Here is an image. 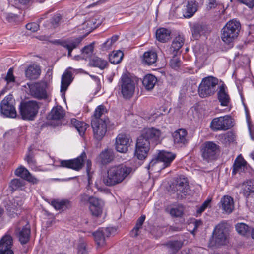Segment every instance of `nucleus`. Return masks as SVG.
Masks as SVG:
<instances>
[{
  "label": "nucleus",
  "mask_w": 254,
  "mask_h": 254,
  "mask_svg": "<svg viewBox=\"0 0 254 254\" xmlns=\"http://www.w3.org/2000/svg\"><path fill=\"white\" fill-rule=\"evenodd\" d=\"M124 57V53L121 50L114 51L109 55L110 62L114 64H119Z\"/></svg>",
  "instance_id": "obj_41"
},
{
  "label": "nucleus",
  "mask_w": 254,
  "mask_h": 254,
  "mask_svg": "<svg viewBox=\"0 0 254 254\" xmlns=\"http://www.w3.org/2000/svg\"><path fill=\"white\" fill-rule=\"evenodd\" d=\"M184 43V39L180 36L176 37L174 39L170 47V51L173 52L174 55H176L177 52L183 45Z\"/></svg>",
  "instance_id": "obj_40"
},
{
  "label": "nucleus",
  "mask_w": 254,
  "mask_h": 254,
  "mask_svg": "<svg viewBox=\"0 0 254 254\" xmlns=\"http://www.w3.org/2000/svg\"><path fill=\"white\" fill-rule=\"evenodd\" d=\"M114 158V151L111 149H107L102 151L98 156V160L102 165H106L113 160Z\"/></svg>",
  "instance_id": "obj_23"
},
{
  "label": "nucleus",
  "mask_w": 254,
  "mask_h": 254,
  "mask_svg": "<svg viewBox=\"0 0 254 254\" xmlns=\"http://www.w3.org/2000/svg\"><path fill=\"white\" fill-rule=\"evenodd\" d=\"M242 189L244 195L247 198L254 194V183L251 181L244 182L242 184Z\"/></svg>",
  "instance_id": "obj_36"
},
{
  "label": "nucleus",
  "mask_w": 254,
  "mask_h": 254,
  "mask_svg": "<svg viewBox=\"0 0 254 254\" xmlns=\"http://www.w3.org/2000/svg\"><path fill=\"white\" fill-rule=\"evenodd\" d=\"M161 135V130L154 127L144 129L137 139L135 156L139 160L145 159L151 145H157Z\"/></svg>",
  "instance_id": "obj_1"
},
{
  "label": "nucleus",
  "mask_w": 254,
  "mask_h": 254,
  "mask_svg": "<svg viewBox=\"0 0 254 254\" xmlns=\"http://www.w3.org/2000/svg\"><path fill=\"white\" fill-rule=\"evenodd\" d=\"M89 204V209L92 215L98 217L102 214L104 205L102 200L93 196L90 198Z\"/></svg>",
  "instance_id": "obj_20"
},
{
  "label": "nucleus",
  "mask_w": 254,
  "mask_h": 254,
  "mask_svg": "<svg viewBox=\"0 0 254 254\" xmlns=\"http://www.w3.org/2000/svg\"><path fill=\"white\" fill-rule=\"evenodd\" d=\"M61 19V16L60 14H56L54 15L51 19V24L53 27H56L58 25L59 22Z\"/></svg>",
  "instance_id": "obj_54"
},
{
  "label": "nucleus",
  "mask_w": 254,
  "mask_h": 254,
  "mask_svg": "<svg viewBox=\"0 0 254 254\" xmlns=\"http://www.w3.org/2000/svg\"><path fill=\"white\" fill-rule=\"evenodd\" d=\"M86 155L85 152L81 154L80 156L74 159L61 160L60 166L70 168L75 170H79L83 167L84 160Z\"/></svg>",
  "instance_id": "obj_15"
},
{
  "label": "nucleus",
  "mask_w": 254,
  "mask_h": 254,
  "mask_svg": "<svg viewBox=\"0 0 254 254\" xmlns=\"http://www.w3.org/2000/svg\"><path fill=\"white\" fill-rule=\"evenodd\" d=\"M1 113L5 117L15 118L17 114L13 105V96L11 94L6 96L1 102Z\"/></svg>",
  "instance_id": "obj_13"
},
{
  "label": "nucleus",
  "mask_w": 254,
  "mask_h": 254,
  "mask_svg": "<svg viewBox=\"0 0 254 254\" xmlns=\"http://www.w3.org/2000/svg\"><path fill=\"white\" fill-rule=\"evenodd\" d=\"M30 94L34 97L39 99L47 98L46 88L47 83L45 81H40L33 84L27 83Z\"/></svg>",
  "instance_id": "obj_12"
},
{
  "label": "nucleus",
  "mask_w": 254,
  "mask_h": 254,
  "mask_svg": "<svg viewBox=\"0 0 254 254\" xmlns=\"http://www.w3.org/2000/svg\"><path fill=\"white\" fill-rule=\"evenodd\" d=\"M201 156L207 162L215 160L220 152V147L212 141H206L201 146Z\"/></svg>",
  "instance_id": "obj_6"
},
{
  "label": "nucleus",
  "mask_w": 254,
  "mask_h": 254,
  "mask_svg": "<svg viewBox=\"0 0 254 254\" xmlns=\"http://www.w3.org/2000/svg\"><path fill=\"white\" fill-rule=\"evenodd\" d=\"M165 245L172 251L173 253H175L182 247V244L180 241H170Z\"/></svg>",
  "instance_id": "obj_44"
},
{
  "label": "nucleus",
  "mask_w": 254,
  "mask_h": 254,
  "mask_svg": "<svg viewBox=\"0 0 254 254\" xmlns=\"http://www.w3.org/2000/svg\"><path fill=\"white\" fill-rule=\"evenodd\" d=\"M25 159L30 165H35L36 161L34 158L33 155L31 153H29L28 154L26 155Z\"/></svg>",
  "instance_id": "obj_57"
},
{
  "label": "nucleus",
  "mask_w": 254,
  "mask_h": 254,
  "mask_svg": "<svg viewBox=\"0 0 254 254\" xmlns=\"http://www.w3.org/2000/svg\"><path fill=\"white\" fill-rule=\"evenodd\" d=\"M114 230L113 228H102L92 233L94 241L98 247H102L105 246L106 238L109 237Z\"/></svg>",
  "instance_id": "obj_16"
},
{
  "label": "nucleus",
  "mask_w": 254,
  "mask_h": 254,
  "mask_svg": "<svg viewBox=\"0 0 254 254\" xmlns=\"http://www.w3.org/2000/svg\"><path fill=\"white\" fill-rule=\"evenodd\" d=\"M71 123L76 128L81 135L84 134L86 130L89 127V125L86 123L78 121L75 118L71 119Z\"/></svg>",
  "instance_id": "obj_37"
},
{
  "label": "nucleus",
  "mask_w": 254,
  "mask_h": 254,
  "mask_svg": "<svg viewBox=\"0 0 254 254\" xmlns=\"http://www.w3.org/2000/svg\"><path fill=\"white\" fill-rule=\"evenodd\" d=\"M235 134L232 131H228L218 136L219 140L225 145H229L235 140Z\"/></svg>",
  "instance_id": "obj_39"
},
{
  "label": "nucleus",
  "mask_w": 254,
  "mask_h": 254,
  "mask_svg": "<svg viewBox=\"0 0 254 254\" xmlns=\"http://www.w3.org/2000/svg\"><path fill=\"white\" fill-rule=\"evenodd\" d=\"M26 223L25 226L19 232V241L22 244H25L29 241L31 233L30 227L27 222Z\"/></svg>",
  "instance_id": "obj_32"
},
{
  "label": "nucleus",
  "mask_w": 254,
  "mask_h": 254,
  "mask_svg": "<svg viewBox=\"0 0 254 254\" xmlns=\"http://www.w3.org/2000/svg\"><path fill=\"white\" fill-rule=\"evenodd\" d=\"M107 113V109L103 105L98 106L95 110L94 114L92 119H103L104 117L108 118L105 114Z\"/></svg>",
  "instance_id": "obj_42"
},
{
  "label": "nucleus",
  "mask_w": 254,
  "mask_h": 254,
  "mask_svg": "<svg viewBox=\"0 0 254 254\" xmlns=\"http://www.w3.org/2000/svg\"><path fill=\"white\" fill-rule=\"evenodd\" d=\"M158 59L157 54L155 51L150 50L144 52L142 56V63L146 65L154 64Z\"/></svg>",
  "instance_id": "obj_22"
},
{
  "label": "nucleus",
  "mask_w": 254,
  "mask_h": 254,
  "mask_svg": "<svg viewBox=\"0 0 254 254\" xmlns=\"http://www.w3.org/2000/svg\"><path fill=\"white\" fill-rule=\"evenodd\" d=\"M237 232L243 236L246 235L250 231V227L245 223H238L235 226Z\"/></svg>",
  "instance_id": "obj_45"
},
{
  "label": "nucleus",
  "mask_w": 254,
  "mask_h": 254,
  "mask_svg": "<svg viewBox=\"0 0 254 254\" xmlns=\"http://www.w3.org/2000/svg\"><path fill=\"white\" fill-rule=\"evenodd\" d=\"M13 73V69L12 68H10L8 70L7 75L5 78L7 84L14 83L15 82V77L14 76Z\"/></svg>",
  "instance_id": "obj_49"
},
{
  "label": "nucleus",
  "mask_w": 254,
  "mask_h": 254,
  "mask_svg": "<svg viewBox=\"0 0 254 254\" xmlns=\"http://www.w3.org/2000/svg\"><path fill=\"white\" fill-rule=\"evenodd\" d=\"M218 99L223 106H227L230 102V98L229 95L225 91V85L222 84L219 87V90L217 93Z\"/></svg>",
  "instance_id": "obj_28"
},
{
  "label": "nucleus",
  "mask_w": 254,
  "mask_h": 254,
  "mask_svg": "<svg viewBox=\"0 0 254 254\" xmlns=\"http://www.w3.org/2000/svg\"><path fill=\"white\" fill-rule=\"evenodd\" d=\"M72 74L71 71L66 70L62 77L61 91L64 92L72 81Z\"/></svg>",
  "instance_id": "obj_27"
},
{
  "label": "nucleus",
  "mask_w": 254,
  "mask_h": 254,
  "mask_svg": "<svg viewBox=\"0 0 254 254\" xmlns=\"http://www.w3.org/2000/svg\"><path fill=\"white\" fill-rule=\"evenodd\" d=\"M109 123L108 118L103 119H92L91 127L93 129L95 138L98 140H101L105 136L107 129V125Z\"/></svg>",
  "instance_id": "obj_9"
},
{
  "label": "nucleus",
  "mask_w": 254,
  "mask_h": 254,
  "mask_svg": "<svg viewBox=\"0 0 254 254\" xmlns=\"http://www.w3.org/2000/svg\"><path fill=\"white\" fill-rule=\"evenodd\" d=\"M139 228H136L135 227L131 230V235L132 237H136L138 234Z\"/></svg>",
  "instance_id": "obj_63"
},
{
  "label": "nucleus",
  "mask_w": 254,
  "mask_h": 254,
  "mask_svg": "<svg viewBox=\"0 0 254 254\" xmlns=\"http://www.w3.org/2000/svg\"><path fill=\"white\" fill-rule=\"evenodd\" d=\"M239 2L245 4L248 7L253 8L254 7V0H237Z\"/></svg>",
  "instance_id": "obj_56"
},
{
  "label": "nucleus",
  "mask_w": 254,
  "mask_h": 254,
  "mask_svg": "<svg viewBox=\"0 0 254 254\" xmlns=\"http://www.w3.org/2000/svg\"><path fill=\"white\" fill-rule=\"evenodd\" d=\"M220 207L227 213H231L234 208V200L228 195L224 196L220 201Z\"/></svg>",
  "instance_id": "obj_21"
},
{
  "label": "nucleus",
  "mask_w": 254,
  "mask_h": 254,
  "mask_svg": "<svg viewBox=\"0 0 254 254\" xmlns=\"http://www.w3.org/2000/svg\"><path fill=\"white\" fill-rule=\"evenodd\" d=\"M202 31V27L200 25L196 24L193 26L192 29V34L193 37L197 39L200 35V33Z\"/></svg>",
  "instance_id": "obj_48"
},
{
  "label": "nucleus",
  "mask_w": 254,
  "mask_h": 254,
  "mask_svg": "<svg viewBox=\"0 0 254 254\" xmlns=\"http://www.w3.org/2000/svg\"><path fill=\"white\" fill-rule=\"evenodd\" d=\"M230 226L225 222L222 221L217 225L213 232V238L216 244L223 245L225 244L228 236Z\"/></svg>",
  "instance_id": "obj_10"
},
{
  "label": "nucleus",
  "mask_w": 254,
  "mask_h": 254,
  "mask_svg": "<svg viewBox=\"0 0 254 254\" xmlns=\"http://www.w3.org/2000/svg\"><path fill=\"white\" fill-rule=\"evenodd\" d=\"M78 254H87L88 253L87 249V243L83 240H80L78 246Z\"/></svg>",
  "instance_id": "obj_47"
},
{
  "label": "nucleus",
  "mask_w": 254,
  "mask_h": 254,
  "mask_svg": "<svg viewBox=\"0 0 254 254\" xmlns=\"http://www.w3.org/2000/svg\"><path fill=\"white\" fill-rule=\"evenodd\" d=\"M175 157V155L165 151H160L156 158L152 159L146 168L149 169L151 167L156 165L158 167H162L164 169L169 166Z\"/></svg>",
  "instance_id": "obj_7"
},
{
  "label": "nucleus",
  "mask_w": 254,
  "mask_h": 254,
  "mask_svg": "<svg viewBox=\"0 0 254 254\" xmlns=\"http://www.w3.org/2000/svg\"><path fill=\"white\" fill-rule=\"evenodd\" d=\"M193 224L194 225V228L193 231L196 230L197 229V228H198L200 226H202L203 224V222L201 220H196L194 222Z\"/></svg>",
  "instance_id": "obj_62"
},
{
  "label": "nucleus",
  "mask_w": 254,
  "mask_h": 254,
  "mask_svg": "<svg viewBox=\"0 0 254 254\" xmlns=\"http://www.w3.org/2000/svg\"><path fill=\"white\" fill-rule=\"evenodd\" d=\"M21 203L18 199H14L11 202V205L8 206L7 207V211L11 213V215L16 214L17 215L18 209H20Z\"/></svg>",
  "instance_id": "obj_43"
},
{
  "label": "nucleus",
  "mask_w": 254,
  "mask_h": 254,
  "mask_svg": "<svg viewBox=\"0 0 254 254\" xmlns=\"http://www.w3.org/2000/svg\"><path fill=\"white\" fill-rule=\"evenodd\" d=\"M211 201V200L210 199H208L206 200H205L203 204H202V206L206 209L208 205L210 204V202Z\"/></svg>",
  "instance_id": "obj_64"
},
{
  "label": "nucleus",
  "mask_w": 254,
  "mask_h": 254,
  "mask_svg": "<svg viewBox=\"0 0 254 254\" xmlns=\"http://www.w3.org/2000/svg\"><path fill=\"white\" fill-rule=\"evenodd\" d=\"M197 11V6L194 0H190L188 1L186 6L185 11L183 13L185 18H190L192 17Z\"/></svg>",
  "instance_id": "obj_34"
},
{
  "label": "nucleus",
  "mask_w": 254,
  "mask_h": 254,
  "mask_svg": "<svg viewBox=\"0 0 254 254\" xmlns=\"http://www.w3.org/2000/svg\"><path fill=\"white\" fill-rule=\"evenodd\" d=\"M131 142V139L127 135L120 134L116 138L115 149L119 152L126 153L128 151Z\"/></svg>",
  "instance_id": "obj_18"
},
{
  "label": "nucleus",
  "mask_w": 254,
  "mask_h": 254,
  "mask_svg": "<svg viewBox=\"0 0 254 254\" xmlns=\"http://www.w3.org/2000/svg\"><path fill=\"white\" fill-rule=\"evenodd\" d=\"M113 44L109 39L102 45V50H107L109 49Z\"/></svg>",
  "instance_id": "obj_59"
},
{
  "label": "nucleus",
  "mask_w": 254,
  "mask_h": 254,
  "mask_svg": "<svg viewBox=\"0 0 254 254\" xmlns=\"http://www.w3.org/2000/svg\"><path fill=\"white\" fill-rule=\"evenodd\" d=\"M131 167L123 165L110 167L107 171V176L103 179L104 184L108 186L118 184L125 179L131 172Z\"/></svg>",
  "instance_id": "obj_2"
},
{
  "label": "nucleus",
  "mask_w": 254,
  "mask_h": 254,
  "mask_svg": "<svg viewBox=\"0 0 254 254\" xmlns=\"http://www.w3.org/2000/svg\"><path fill=\"white\" fill-rule=\"evenodd\" d=\"M94 46L93 44H90L87 46H85L82 49V52L83 53L86 55L91 54L93 51Z\"/></svg>",
  "instance_id": "obj_52"
},
{
  "label": "nucleus",
  "mask_w": 254,
  "mask_h": 254,
  "mask_svg": "<svg viewBox=\"0 0 254 254\" xmlns=\"http://www.w3.org/2000/svg\"><path fill=\"white\" fill-rule=\"evenodd\" d=\"M21 182L19 179H13L10 183V186L12 190H16L21 186Z\"/></svg>",
  "instance_id": "obj_55"
},
{
  "label": "nucleus",
  "mask_w": 254,
  "mask_h": 254,
  "mask_svg": "<svg viewBox=\"0 0 254 254\" xmlns=\"http://www.w3.org/2000/svg\"><path fill=\"white\" fill-rule=\"evenodd\" d=\"M184 212V208L182 206H178L170 210V214L174 217H181Z\"/></svg>",
  "instance_id": "obj_46"
},
{
  "label": "nucleus",
  "mask_w": 254,
  "mask_h": 254,
  "mask_svg": "<svg viewBox=\"0 0 254 254\" xmlns=\"http://www.w3.org/2000/svg\"><path fill=\"white\" fill-rule=\"evenodd\" d=\"M157 39L163 43L167 42L171 39V32L165 28H160L156 32Z\"/></svg>",
  "instance_id": "obj_30"
},
{
  "label": "nucleus",
  "mask_w": 254,
  "mask_h": 254,
  "mask_svg": "<svg viewBox=\"0 0 254 254\" xmlns=\"http://www.w3.org/2000/svg\"><path fill=\"white\" fill-rule=\"evenodd\" d=\"M26 28L27 30H30L32 32H35L38 30L39 25L35 22L28 23L26 25Z\"/></svg>",
  "instance_id": "obj_53"
},
{
  "label": "nucleus",
  "mask_w": 254,
  "mask_h": 254,
  "mask_svg": "<svg viewBox=\"0 0 254 254\" xmlns=\"http://www.w3.org/2000/svg\"><path fill=\"white\" fill-rule=\"evenodd\" d=\"M40 73V67L37 65L33 64L29 66L25 70V76L30 80H35L39 77Z\"/></svg>",
  "instance_id": "obj_26"
},
{
  "label": "nucleus",
  "mask_w": 254,
  "mask_h": 254,
  "mask_svg": "<svg viewBox=\"0 0 254 254\" xmlns=\"http://www.w3.org/2000/svg\"><path fill=\"white\" fill-rule=\"evenodd\" d=\"M187 132L184 129H179L176 130L173 134L174 142L178 145L185 144L187 141Z\"/></svg>",
  "instance_id": "obj_24"
},
{
  "label": "nucleus",
  "mask_w": 254,
  "mask_h": 254,
  "mask_svg": "<svg viewBox=\"0 0 254 254\" xmlns=\"http://www.w3.org/2000/svg\"><path fill=\"white\" fill-rule=\"evenodd\" d=\"M145 219V216H141L137 220L135 227L136 228L140 229Z\"/></svg>",
  "instance_id": "obj_58"
},
{
  "label": "nucleus",
  "mask_w": 254,
  "mask_h": 254,
  "mask_svg": "<svg viewBox=\"0 0 254 254\" xmlns=\"http://www.w3.org/2000/svg\"><path fill=\"white\" fill-rule=\"evenodd\" d=\"M218 3L216 0H209L208 4H207V8L208 10L211 9L216 7Z\"/></svg>",
  "instance_id": "obj_60"
},
{
  "label": "nucleus",
  "mask_w": 254,
  "mask_h": 254,
  "mask_svg": "<svg viewBox=\"0 0 254 254\" xmlns=\"http://www.w3.org/2000/svg\"><path fill=\"white\" fill-rule=\"evenodd\" d=\"M172 188L177 192V194L181 195V197L186 196L190 190L187 179L182 177L177 178L173 184Z\"/></svg>",
  "instance_id": "obj_17"
},
{
  "label": "nucleus",
  "mask_w": 254,
  "mask_h": 254,
  "mask_svg": "<svg viewBox=\"0 0 254 254\" xmlns=\"http://www.w3.org/2000/svg\"><path fill=\"white\" fill-rule=\"evenodd\" d=\"M93 196H90L86 194H82L80 196V202L83 204H86L90 203V198Z\"/></svg>",
  "instance_id": "obj_51"
},
{
  "label": "nucleus",
  "mask_w": 254,
  "mask_h": 254,
  "mask_svg": "<svg viewBox=\"0 0 254 254\" xmlns=\"http://www.w3.org/2000/svg\"><path fill=\"white\" fill-rule=\"evenodd\" d=\"M83 39V37H71L66 39L56 40L54 43L64 47L68 50V57L71 56V52L77 48Z\"/></svg>",
  "instance_id": "obj_14"
},
{
  "label": "nucleus",
  "mask_w": 254,
  "mask_h": 254,
  "mask_svg": "<svg viewBox=\"0 0 254 254\" xmlns=\"http://www.w3.org/2000/svg\"><path fill=\"white\" fill-rule=\"evenodd\" d=\"M232 123V119L230 116H224L214 118L210 127L213 131L227 130L233 126Z\"/></svg>",
  "instance_id": "obj_11"
},
{
  "label": "nucleus",
  "mask_w": 254,
  "mask_h": 254,
  "mask_svg": "<svg viewBox=\"0 0 254 254\" xmlns=\"http://www.w3.org/2000/svg\"><path fill=\"white\" fill-rule=\"evenodd\" d=\"M246 165V161L241 157H238L233 164V169L232 174L235 175L238 172H240L244 170Z\"/></svg>",
  "instance_id": "obj_38"
},
{
  "label": "nucleus",
  "mask_w": 254,
  "mask_h": 254,
  "mask_svg": "<svg viewBox=\"0 0 254 254\" xmlns=\"http://www.w3.org/2000/svg\"><path fill=\"white\" fill-rule=\"evenodd\" d=\"M12 246V237L8 234L4 235L0 240V254H14Z\"/></svg>",
  "instance_id": "obj_19"
},
{
  "label": "nucleus",
  "mask_w": 254,
  "mask_h": 254,
  "mask_svg": "<svg viewBox=\"0 0 254 254\" xmlns=\"http://www.w3.org/2000/svg\"><path fill=\"white\" fill-rule=\"evenodd\" d=\"M64 111L61 106L54 107L48 115V119L50 120H59L64 118Z\"/></svg>",
  "instance_id": "obj_29"
},
{
  "label": "nucleus",
  "mask_w": 254,
  "mask_h": 254,
  "mask_svg": "<svg viewBox=\"0 0 254 254\" xmlns=\"http://www.w3.org/2000/svg\"><path fill=\"white\" fill-rule=\"evenodd\" d=\"M39 108L38 102L35 101L21 103L19 110L22 118L23 120H33L38 113Z\"/></svg>",
  "instance_id": "obj_4"
},
{
  "label": "nucleus",
  "mask_w": 254,
  "mask_h": 254,
  "mask_svg": "<svg viewBox=\"0 0 254 254\" xmlns=\"http://www.w3.org/2000/svg\"><path fill=\"white\" fill-rule=\"evenodd\" d=\"M15 174L16 176L33 183H36L38 181L37 179L33 177L26 168L22 166L16 169Z\"/></svg>",
  "instance_id": "obj_25"
},
{
  "label": "nucleus",
  "mask_w": 254,
  "mask_h": 254,
  "mask_svg": "<svg viewBox=\"0 0 254 254\" xmlns=\"http://www.w3.org/2000/svg\"><path fill=\"white\" fill-rule=\"evenodd\" d=\"M218 84V80L215 77L208 76L203 78L198 88L199 96L201 98H205L213 95Z\"/></svg>",
  "instance_id": "obj_5"
},
{
  "label": "nucleus",
  "mask_w": 254,
  "mask_h": 254,
  "mask_svg": "<svg viewBox=\"0 0 254 254\" xmlns=\"http://www.w3.org/2000/svg\"><path fill=\"white\" fill-rule=\"evenodd\" d=\"M241 24L237 20L229 21L221 30V39L226 44H230L238 37Z\"/></svg>",
  "instance_id": "obj_3"
},
{
  "label": "nucleus",
  "mask_w": 254,
  "mask_h": 254,
  "mask_svg": "<svg viewBox=\"0 0 254 254\" xmlns=\"http://www.w3.org/2000/svg\"><path fill=\"white\" fill-rule=\"evenodd\" d=\"M171 66L175 69H176L180 67L181 65V61L178 58H174L170 61Z\"/></svg>",
  "instance_id": "obj_50"
},
{
  "label": "nucleus",
  "mask_w": 254,
  "mask_h": 254,
  "mask_svg": "<svg viewBox=\"0 0 254 254\" xmlns=\"http://www.w3.org/2000/svg\"><path fill=\"white\" fill-rule=\"evenodd\" d=\"M30 0H14V4L17 6L23 5L29 2Z\"/></svg>",
  "instance_id": "obj_61"
},
{
  "label": "nucleus",
  "mask_w": 254,
  "mask_h": 254,
  "mask_svg": "<svg viewBox=\"0 0 254 254\" xmlns=\"http://www.w3.org/2000/svg\"><path fill=\"white\" fill-rule=\"evenodd\" d=\"M157 81L156 77L152 74L145 75L143 79L142 84L146 89H152Z\"/></svg>",
  "instance_id": "obj_35"
},
{
  "label": "nucleus",
  "mask_w": 254,
  "mask_h": 254,
  "mask_svg": "<svg viewBox=\"0 0 254 254\" xmlns=\"http://www.w3.org/2000/svg\"><path fill=\"white\" fill-rule=\"evenodd\" d=\"M51 204L57 210H65L71 207L70 202L66 199H53Z\"/></svg>",
  "instance_id": "obj_31"
},
{
  "label": "nucleus",
  "mask_w": 254,
  "mask_h": 254,
  "mask_svg": "<svg viewBox=\"0 0 254 254\" xmlns=\"http://www.w3.org/2000/svg\"><path fill=\"white\" fill-rule=\"evenodd\" d=\"M120 83L121 93L123 97L126 99L131 98L134 93V81L127 74H124L121 77Z\"/></svg>",
  "instance_id": "obj_8"
},
{
  "label": "nucleus",
  "mask_w": 254,
  "mask_h": 254,
  "mask_svg": "<svg viewBox=\"0 0 254 254\" xmlns=\"http://www.w3.org/2000/svg\"><path fill=\"white\" fill-rule=\"evenodd\" d=\"M89 64L93 67H96L100 69H104L108 65V62L98 57H93L89 62Z\"/></svg>",
  "instance_id": "obj_33"
}]
</instances>
